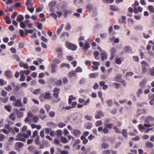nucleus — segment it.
Returning <instances> with one entry per match:
<instances>
[{
  "instance_id": "obj_7",
  "label": "nucleus",
  "mask_w": 154,
  "mask_h": 154,
  "mask_svg": "<svg viewBox=\"0 0 154 154\" xmlns=\"http://www.w3.org/2000/svg\"><path fill=\"white\" fill-rule=\"evenodd\" d=\"M15 106L17 107H21L22 106V104L20 100H17L14 103Z\"/></svg>"
},
{
  "instance_id": "obj_18",
  "label": "nucleus",
  "mask_w": 154,
  "mask_h": 154,
  "mask_svg": "<svg viewBox=\"0 0 154 154\" xmlns=\"http://www.w3.org/2000/svg\"><path fill=\"white\" fill-rule=\"evenodd\" d=\"M123 136L125 138H127L128 137V133L127 132L126 129H123L121 132Z\"/></svg>"
},
{
  "instance_id": "obj_48",
  "label": "nucleus",
  "mask_w": 154,
  "mask_h": 154,
  "mask_svg": "<svg viewBox=\"0 0 154 154\" xmlns=\"http://www.w3.org/2000/svg\"><path fill=\"white\" fill-rule=\"evenodd\" d=\"M109 130L106 127H105L103 128V132L104 134H107L109 133Z\"/></svg>"
},
{
  "instance_id": "obj_61",
  "label": "nucleus",
  "mask_w": 154,
  "mask_h": 154,
  "mask_svg": "<svg viewBox=\"0 0 154 154\" xmlns=\"http://www.w3.org/2000/svg\"><path fill=\"white\" fill-rule=\"evenodd\" d=\"M66 126V124L62 122H60L58 124V126L61 128H62Z\"/></svg>"
},
{
  "instance_id": "obj_44",
  "label": "nucleus",
  "mask_w": 154,
  "mask_h": 154,
  "mask_svg": "<svg viewBox=\"0 0 154 154\" xmlns=\"http://www.w3.org/2000/svg\"><path fill=\"white\" fill-rule=\"evenodd\" d=\"M53 62L54 63L53 64H58L61 62V61L59 60L56 58H55L53 60Z\"/></svg>"
},
{
  "instance_id": "obj_21",
  "label": "nucleus",
  "mask_w": 154,
  "mask_h": 154,
  "mask_svg": "<svg viewBox=\"0 0 154 154\" xmlns=\"http://www.w3.org/2000/svg\"><path fill=\"white\" fill-rule=\"evenodd\" d=\"M113 125L114 124L113 123L107 124V123H105L104 125V126L108 129H110Z\"/></svg>"
},
{
  "instance_id": "obj_42",
  "label": "nucleus",
  "mask_w": 154,
  "mask_h": 154,
  "mask_svg": "<svg viewBox=\"0 0 154 154\" xmlns=\"http://www.w3.org/2000/svg\"><path fill=\"white\" fill-rule=\"evenodd\" d=\"M121 76V74L119 75V76L116 77L114 78V80L115 81L119 82Z\"/></svg>"
},
{
  "instance_id": "obj_36",
  "label": "nucleus",
  "mask_w": 154,
  "mask_h": 154,
  "mask_svg": "<svg viewBox=\"0 0 154 154\" xmlns=\"http://www.w3.org/2000/svg\"><path fill=\"white\" fill-rule=\"evenodd\" d=\"M60 67L61 68L66 67L68 68H70V66L69 64L67 63H62L61 64Z\"/></svg>"
},
{
  "instance_id": "obj_23",
  "label": "nucleus",
  "mask_w": 154,
  "mask_h": 154,
  "mask_svg": "<svg viewBox=\"0 0 154 154\" xmlns=\"http://www.w3.org/2000/svg\"><path fill=\"white\" fill-rule=\"evenodd\" d=\"M98 75L97 73H92L89 75V77L90 78H95Z\"/></svg>"
},
{
  "instance_id": "obj_40",
  "label": "nucleus",
  "mask_w": 154,
  "mask_h": 154,
  "mask_svg": "<svg viewBox=\"0 0 154 154\" xmlns=\"http://www.w3.org/2000/svg\"><path fill=\"white\" fill-rule=\"evenodd\" d=\"M35 149V147L32 145H30L28 146V149L29 152H32Z\"/></svg>"
},
{
  "instance_id": "obj_8",
  "label": "nucleus",
  "mask_w": 154,
  "mask_h": 154,
  "mask_svg": "<svg viewBox=\"0 0 154 154\" xmlns=\"http://www.w3.org/2000/svg\"><path fill=\"white\" fill-rule=\"evenodd\" d=\"M101 59L103 61L104 59L107 58V55L105 51H103L101 53Z\"/></svg>"
},
{
  "instance_id": "obj_14",
  "label": "nucleus",
  "mask_w": 154,
  "mask_h": 154,
  "mask_svg": "<svg viewBox=\"0 0 154 154\" xmlns=\"http://www.w3.org/2000/svg\"><path fill=\"white\" fill-rule=\"evenodd\" d=\"M76 75V73L75 71H72L69 72L68 74V77L71 78L72 76H75Z\"/></svg>"
},
{
  "instance_id": "obj_41",
  "label": "nucleus",
  "mask_w": 154,
  "mask_h": 154,
  "mask_svg": "<svg viewBox=\"0 0 154 154\" xmlns=\"http://www.w3.org/2000/svg\"><path fill=\"white\" fill-rule=\"evenodd\" d=\"M38 120V117L37 116L35 115L33 116V121L34 122L36 123L37 122Z\"/></svg>"
},
{
  "instance_id": "obj_56",
  "label": "nucleus",
  "mask_w": 154,
  "mask_h": 154,
  "mask_svg": "<svg viewBox=\"0 0 154 154\" xmlns=\"http://www.w3.org/2000/svg\"><path fill=\"white\" fill-rule=\"evenodd\" d=\"M45 107L46 109V111L47 112H48L50 110L51 106L49 105L48 104H45Z\"/></svg>"
},
{
  "instance_id": "obj_9",
  "label": "nucleus",
  "mask_w": 154,
  "mask_h": 154,
  "mask_svg": "<svg viewBox=\"0 0 154 154\" xmlns=\"http://www.w3.org/2000/svg\"><path fill=\"white\" fill-rule=\"evenodd\" d=\"M146 112V110L145 109H138L137 110V116H138L141 114L145 113Z\"/></svg>"
},
{
  "instance_id": "obj_33",
  "label": "nucleus",
  "mask_w": 154,
  "mask_h": 154,
  "mask_svg": "<svg viewBox=\"0 0 154 154\" xmlns=\"http://www.w3.org/2000/svg\"><path fill=\"white\" fill-rule=\"evenodd\" d=\"M39 136H37L35 140V142L36 144L38 145L39 144Z\"/></svg>"
},
{
  "instance_id": "obj_64",
  "label": "nucleus",
  "mask_w": 154,
  "mask_h": 154,
  "mask_svg": "<svg viewBox=\"0 0 154 154\" xmlns=\"http://www.w3.org/2000/svg\"><path fill=\"white\" fill-rule=\"evenodd\" d=\"M42 151H38L37 150H35L33 152V154H41Z\"/></svg>"
},
{
  "instance_id": "obj_34",
  "label": "nucleus",
  "mask_w": 154,
  "mask_h": 154,
  "mask_svg": "<svg viewBox=\"0 0 154 154\" xmlns=\"http://www.w3.org/2000/svg\"><path fill=\"white\" fill-rule=\"evenodd\" d=\"M108 144L105 143H103L101 145V148L104 149H106L108 147Z\"/></svg>"
},
{
  "instance_id": "obj_16",
  "label": "nucleus",
  "mask_w": 154,
  "mask_h": 154,
  "mask_svg": "<svg viewBox=\"0 0 154 154\" xmlns=\"http://www.w3.org/2000/svg\"><path fill=\"white\" fill-rule=\"evenodd\" d=\"M5 75L7 78L9 79L11 78L12 76L11 72L10 71H7L5 72Z\"/></svg>"
},
{
  "instance_id": "obj_49",
  "label": "nucleus",
  "mask_w": 154,
  "mask_h": 154,
  "mask_svg": "<svg viewBox=\"0 0 154 154\" xmlns=\"http://www.w3.org/2000/svg\"><path fill=\"white\" fill-rule=\"evenodd\" d=\"M116 63L118 64H120L122 63V61L120 58H116L115 60Z\"/></svg>"
},
{
  "instance_id": "obj_3",
  "label": "nucleus",
  "mask_w": 154,
  "mask_h": 154,
  "mask_svg": "<svg viewBox=\"0 0 154 154\" xmlns=\"http://www.w3.org/2000/svg\"><path fill=\"white\" fill-rule=\"evenodd\" d=\"M66 47L68 49H71L72 51H75L77 49V47L76 45L67 42H66Z\"/></svg>"
},
{
  "instance_id": "obj_32",
  "label": "nucleus",
  "mask_w": 154,
  "mask_h": 154,
  "mask_svg": "<svg viewBox=\"0 0 154 154\" xmlns=\"http://www.w3.org/2000/svg\"><path fill=\"white\" fill-rule=\"evenodd\" d=\"M57 66L55 64H52L51 65V67L52 68L51 72L52 73H54L56 72L55 67H56Z\"/></svg>"
},
{
  "instance_id": "obj_6",
  "label": "nucleus",
  "mask_w": 154,
  "mask_h": 154,
  "mask_svg": "<svg viewBox=\"0 0 154 154\" xmlns=\"http://www.w3.org/2000/svg\"><path fill=\"white\" fill-rule=\"evenodd\" d=\"M92 64L94 65L92 66V68L95 70H97L98 69V66L100 65L99 63L98 62L94 61L92 62Z\"/></svg>"
},
{
  "instance_id": "obj_26",
  "label": "nucleus",
  "mask_w": 154,
  "mask_h": 154,
  "mask_svg": "<svg viewBox=\"0 0 154 154\" xmlns=\"http://www.w3.org/2000/svg\"><path fill=\"white\" fill-rule=\"evenodd\" d=\"M143 93V91L142 89L141 88L139 89L137 93V97H140L141 95Z\"/></svg>"
},
{
  "instance_id": "obj_58",
  "label": "nucleus",
  "mask_w": 154,
  "mask_h": 154,
  "mask_svg": "<svg viewBox=\"0 0 154 154\" xmlns=\"http://www.w3.org/2000/svg\"><path fill=\"white\" fill-rule=\"evenodd\" d=\"M5 89L8 91H11L12 90V88L10 85H8L7 87L5 88Z\"/></svg>"
},
{
  "instance_id": "obj_17",
  "label": "nucleus",
  "mask_w": 154,
  "mask_h": 154,
  "mask_svg": "<svg viewBox=\"0 0 154 154\" xmlns=\"http://www.w3.org/2000/svg\"><path fill=\"white\" fill-rule=\"evenodd\" d=\"M76 99L75 97H73V95H70L69 97V98L68 99V103L69 105H70L72 103V101L73 100H75Z\"/></svg>"
},
{
  "instance_id": "obj_12",
  "label": "nucleus",
  "mask_w": 154,
  "mask_h": 154,
  "mask_svg": "<svg viewBox=\"0 0 154 154\" xmlns=\"http://www.w3.org/2000/svg\"><path fill=\"white\" fill-rule=\"evenodd\" d=\"M10 119H11L12 121H14L16 119L15 116V113L13 112L11 113L9 116Z\"/></svg>"
},
{
  "instance_id": "obj_35",
  "label": "nucleus",
  "mask_w": 154,
  "mask_h": 154,
  "mask_svg": "<svg viewBox=\"0 0 154 154\" xmlns=\"http://www.w3.org/2000/svg\"><path fill=\"white\" fill-rule=\"evenodd\" d=\"M83 0H74V4L76 5L82 3Z\"/></svg>"
},
{
  "instance_id": "obj_11",
  "label": "nucleus",
  "mask_w": 154,
  "mask_h": 154,
  "mask_svg": "<svg viewBox=\"0 0 154 154\" xmlns=\"http://www.w3.org/2000/svg\"><path fill=\"white\" fill-rule=\"evenodd\" d=\"M80 134V131L78 129H75L73 131V134L75 137H78L79 136Z\"/></svg>"
},
{
  "instance_id": "obj_54",
  "label": "nucleus",
  "mask_w": 154,
  "mask_h": 154,
  "mask_svg": "<svg viewBox=\"0 0 154 154\" xmlns=\"http://www.w3.org/2000/svg\"><path fill=\"white\" fill-rule=\"evenodd\" d=\"M8 93L5 90H2L1 93V95L4 97H5L7 94Z\"/></svg>"
},
{
  "instance_id": "obj_30",
  "label": "nucleus",
  "mask_w": 154,
  "mask_h": 154,
  "mask_svg": "<svg viewBox=\"0 0 154 154\" xmlns=\"http://www.w3.org/2000/svg\"><path fill=\"white\" fill-rule=\"evenodd\" d=\"M146 81L143 80L139 84L140 86L141 87H144L146 84Z\"/></svg>"
},
{
  "instance_id": "obj_19",
  "label": "nucleus",
  "mask_w": 154,
  "mask_h": 154,
  "mask_svg": "<svg viewBox=\"0 0 154 154\" xmlns=\"http://www.w3.org/2000/svg\"><path fill=\"white\" fill-rule=\"evenodd\" d=\"M52 96H51V94L49 93H46L44 96V98L45 99H47V100H49L52 98Z\"/></svg>"
},
{
  "instance_id": "obj_4",
  "label": "nucleus",
  "mask_w": 154,
  "mask_h": 154,
  "mask_svg": "<svg viewBox=\"0 0 154 154\" xmlns=\"http://www.w3.org/2000/svg\"><path fill=\"white\" fill-rule=\"evenodd\" d=\"M40 114L39 115L40 118L42 120H44L47 117L45 110L43 108L39 110Z\"/></svg>"
},
{
  "instance_id": "obj_24",
  "label": "nucleus",
  "mask_w": 154,
  "mask_h": 154,
  "mask_svg": "<svg viewBox=\"0 0 154 154\" xmlns=\"http://www.w3.org/2000/svg\"><path fill=\"white\" fill-rule=\"evenodd\" d=\"M123 50L126 53H129L131 50V48L129 46H127L124 48Z\"/></svg>"
},
{
  "instance_id": "obj_10",
  "label": "nucleus",
  "mask_w": 154,
  "mask_h": 154,
  "mask_svg": "<svg viewBox=\"0 0 154 154\" xmlns=\"http://www.w3.org/2000/svg\"><path fill=\"white\" fill-rule=\"evenodd\" d=\"M116 52V50L114 48H112L111 50V56L110 58V59H112L114 57Z\"/></svg>"
},
{
  "instance_id": "obj_15",
  "label": "nucleus",
  "mask_w": 154,
  "mask_h": 154,
  "mask_svg": "<svg viewBox=\"0 0 154 154\" xmlns=\"http://www.w3.org/2000/svg\"><path fill=\"white\" fill-rule=\"evenodd\" d=\"M93 5L91 4H89L86 6V9L89 11H90L93 10Z\"/></svg>"
},
{
  "instance_id": "obj_55",
  "label": "nucleus",
  "mask_w": 154,
  "mask_h": 154,
  "mask_svg": "<svg viewBox=\"0 0 154 154\" xmlns=\"http://www.w3.org/2000/svg\"><path fill=\"white\" fill-rule=\"evenodd\" d=\"M85 118L88 121H91L92 119V117L88 115H86L85 116Z\"/></svg>"
},
{
  "instance_id": "obj_47",
  "label": "nucleus",
  "mask_w": 154,
  "mask_h": 154,
  "mask_svg": "<svg viewBox=\"0 0 154 154\" xmlns=\"http://www.w3.org/2000/svg\"><path fill=\"white\" fill-rule=\"evenodd\" d=\"M148 9L151 12L154 13V8L152 5H149L148 7Z\"/></svg>"
},
{
  "instance_id": "obj_22",
  "label": "nucleus",
  "mask_w": 154,
  "mask_h": 154,
  "mask_svg": "<svg viewBox=\"0 0 154 154\" xmlns=\"http://www.w3.org/2000/svg\"><path fill=\"white\" fill-rule=\"evenodd\" d=\"M90 47V45L89 43H88L87 41L85 43L84 46L83 47V48L84 50H86L89 48Z\"/></svg>"
},
{
  "instance_id": "obj_13",
  "label": "nucleus",
  "mask_w": 154,
  "mask_h": 154,
  "mask_svg": "<svg viewBox=\"0 0 154 154\" xmlns=\"http://www.w3.org/2000/svg\"><path fill=\"white\" fill-rule=\"evenodd\" d=\"M24 19L23 16L22 15H19L17 18V20L18 22L23 21Z\"/></svg>"
},
{
  "instance_id": "obj_20",
  "label": "nucleus",
  "mask_w": 154,
  "mask_h": 154,
  "mask_svg": "<svg viewBox=\"0 0 154 154\" xmlns=\"http://www.w3.org/2000/svg\"><path fill=\"white\" fill-rule=\"evenodd\" d=\"M85 128L87 129H90L92 127V124L91 123L88 122L85 125Z\"/></svg>"
},
{
  "instance_id": "obj_29",
  "label": "nucleus",
  "mask_w": 154,
  "mask_h": 154,
  "mask_svg": "<svg viewBox=\"0 0 154 154\" xmlns=\"http://www.w3.org/2000/svg\"><path fill=\"white\" fill-rule=\"evenodd\" d=\"M61 141L63 143H66L69 142L68 139L62 136L61 137Z\"/></svg>"
},
{
  "instance_id": "obj_39",
  "label": "nucleus",
  "mask_w": 154,
  "mask_h": 154,
  "mask_svg": "<svg viewBox=\"0 0 154 154\" xmlns=\"http://www.w3.org/2000/svg\"><path fill=\"white\" fill-rule=\"evenodd\" d=\"M4 108L5 109L9 112H10L11 111V106L9 105L8 106H5Z\"/></svg>"
},
{
  "instance_id": "obj_38",
  "label": "nucleus",
  "mask_w": 154,
  "mask_h": 154,
  "mask_svg": "<svg viewBox=\"0 0 154 154\" xmlns=\"http://www.w3.org/2000/svg\"><path fill=\"white\" fill-rule=\"evenodd\" d=\"M110 8L113 11H119V9L117 7L113 5H110Z\"/></svg>"
},
{
  "instance_id": "obj_53",
  "label": "nucleus",
  "mask_w": 154,
  "mask_h": 154,
  "mask_svg": "<svg viewBox=\"0 0 154 154\" xmlns=\"http://www.w3.org/2000/svg\"><path fill=\"white\" fill-rule=\"evenodd\" d=\"M27 127L26 125H24L22 128L21 131L22 133L25 132L27 129Z\"/></svg>"
},
{
  "instance_id": "obj_2",
  "label": "nucleus",
  "mask_w": 154,
  "mask_h": 154,
  "mask_svg": "<svg viewBox=\"0 0 154 154\" xmlns=\"http://www.w3.org/2000/svg\"><path fill=\"white\" fill-rule=\"evenodd\" d=\"M154 118L151 116H149L146 117L144 121V125L146 128H149L152 127L154 128V123L151 124V122H153Z\"/></svg>"
},
{
  "instance_id": "obj_51",
  "label": "nucleus",
  "mask_w": 154,
  "mask_h": 154,
  "mask_svg": "<svg viewBox=\"0 0 154 154\" xmlns=\"http://www.w3.org/2000/svg\"><path fill=\"white\" fill-rule=\"evenodd\" d=\"M17 115L18 118L22 117L23 116V112H18L17 113Z\"/></svg>"
},
{
  "instance_id": "obj_25",
  "label": "nucleus",
  "mask_w": 154,
  "mask_h": 154,
  "mask_svg": "<svg viewBox=\"0 0 154 154\" xmlns=\"http://www.w3.org/2000/svg\"><path fill=\"white\" fill-rule=\"evenodd\" d=\"M8 97H1L0 98V100L3 103H6L8 101Z\"/></svg>"
},
{
  "instance_id": "obj_63",
  "label": "nucleus",
  "mask_w": 154,
  "mask_h": 154,
  "mask_svg": "<svg viewBox=\"0 0 154 154\" xmlns=\"http://www.w3.org/2000/svg\"><path fill=\"white\" fill-rule=\"evenodd\" d=\"M49 116L52 117L54 116L55 115V112L54 111H51L49 113Z\"/></svg>"
},
{
  "instance_id": "obj_45",
  "label": "nucleus",
  "mask_w": 154,
  "mask_h": 154,
  "mask_svg": "<svg viewBox=\"0 0 154 154\" xmlns=\"http://www.w3.org/2000/svg\"><path fill=\"white\" fill-rule=\"evenodd\" d=\"M7 82L5 81L3 79H0V85L2 86L6 84Z\"/></svg>"
},
{
  "instance_id": "obj_57",
  "label": "nucleus",
  "mask_w": 154,
  "mask_h": 154,
  "mask_svg": "<svg viewBox=\"0 0 154 154\" xmlns=\"http://www.w3.org/2000/svg\"><path fill=\"white\" fill-rule=\"evenodd\" d=\"M149 72L151 75L153 76L154 75V67L150 69Z\"/></svg>"
},
{
  "instance_id": "obj_1",
  "label": "nucleus",
  "mask_w": 154,
  "mask_h": 154,
  "mask_svg": "<svg viewBox=\"0 0 154 154\" xmlns=\"http://www.w3.org/2000/svg\"><path fill=\"white\" fill-rule=\"evenodd\" d=\"M31 132L29 130H28L27 131L26 133L22 134L21 133H19L16 136L15 140H17L25 142L26 140L25 138H28L31 136Z\"/></svg>"
},
{
  "instance_id": "obj_37",
  "label": "nucleus",
  "mask_w": 154,
  "mask_h": 154,
  "mask_svg": "<svg viewBox=\"0 0 154 154\" xmlns=\"http://www.w3.org/2000/svg\"><path fill=\"white\" fill-rule=\"evenodd\" d=\"M6 20V23L8 24H10L11 21L10 20V17L8 16H6V18L5 19Z\"/></svg>"
},
{
  "instance_id": "obj_27",
  "label": "nucleus",
  "mask_w": 154,
  "mask_h": 154,
  "mask_svg": "<svg viewBox=\"0 0 154 154\" xmlns=\"http://www.w3.org/2000/svg\"><path fill=\"white\" fill-rule=\"evenodd\" d=\"M47 125L48 126L52 128H55L56 126V125L54 123L52 122H48Z\"/></svg>"
},
{
  "instance_id": "obj_52",
  "label": "nucleus",
  "mask_w": 154,
  "mask_h": 154,
  "mask_svg": "<svg viewBox=\"0 0 154 154\" xmlns=\"http://www.w3.org/2000/svg\"><path fill=\"white\" fill-rule=\"evenodd\" d=\"M112 85L115 86V88L116 89H118L120 87V85L117 83H113Z\"/></svg>"
},
{
  "instance_id": "obj_59",
  "label": "nucleus",
  "mask_w": 154,
  "mask_h": 154,
  "mask_svg": "<svg viewBox=\"0 0 154 154\" xmlns=\"http://www.w3.org/2000/svg\"><path fill=\"white\" fill-rule=\"evenodd\" d=\"M40 90L39 89H37L35 90L33 92L34 94H37L40 92Z\"/></svg>"
},
{
  "instance_id": "obj_5",
  "label": "nucleus",
  "mask_w": 154,
  "mask_h": 154,
  "mask_svg": "<svg viewBox=\"0 0 154 154\" xmlns=\"http://www.w3.org/2000/svg\"><path fill=\"white\" fill-rule=\"evenodd\" d=\"M24 144L21 142H17L15 144V148L17 150L19 151L20 148H22Z\"/></svg>"
},
{
  "instance_id": "obj_60",
  "label": "nucleus",
  "mask_w": 154,
  "mask_h": 154,
  "mask_svg": "<svg viewBox=\"0 0 154 154\" xmlns=\"http://www.w3.org/2000/svg\"><path fill=\"white\" fill-rule=\"evenodd\" d=\"M26 79V77L25 75H20V78L19 79L20 81H24Z\"/></svg>"
},
{
  "instance_id": "obj_28",
  "label": "nucleus",
  "mask_w": 154,
  "mask_h": 154,
  "mask_svg": "<svg viewBox=\"0 0 154 154\" xmlns=\"http://www.w3.org/2000/svg\"><path fill=\"white\" fill-rule=\"evenodd\" d=\"M145 126L143 125L142 124H140L138 126V128L139 129L141 132L143 131L145 129Z\"/></svg>"
},
{
  "instance_id": "obj_62",
  "label": "nucleus",
  "mask_w": 154,
  "mask_h": 154,
  "mask_svg": "<svg viewBox=\"0 0 154 154\" xmlns=\"http://www.w3.org/2000/svg\"><path fill=\"white\" fill-rule=\"evenodd\" d=\"M82 69L80 67H78L75 69V72H82Z\"/></svg>"
},
{
  "instance_id": "obj_46",
  "label": "nucleus",
  "mask_w": 154,
  "mask_h": 154,
  "mask_svg": "<svg viewBox=\"0 0 154 154\" xmlns=\"http://www.w3.org/2000/svg\"><path fill=\"white\" fill-rule=\"evenodd\" d=\"M56 133L58 137L61 136L62 135V131L60 130H58L57 131Z\"/></svg>"
},
{
  "instance_id": "obj_31",
  "label": "nucleus",
  "mask_w": 154,
  "mask_h": 154,
  "mask_svg": "<svg viewBox=\"0 0 154 154\" xmlns=\"http://www.w3.org/2000/svg\"><path fill=\"white\" fill-rule=\"evenodd\" d=\"M145 144L148 147L152 148L153 146V144L149 142H147L145 143Z\"/></svg>"
},
{
  "instance_id": "obj_43",
  "label": "nucleus",
  "mask_w": 154,
  "mask_h": 154,
  "mask_svg": "<svg viewBox=\"0 0 154 154\" xmlns=\"http://www.w3.org/2000/svg\"><path fill=\"white\" fill-rule=\"evenodd\" d=\"M102 121L101 120L98 121L96 122L95 123V125L97 127H98L100 126H101L102 125Z\"/></svg>"
},
{
  "instance_id": "obj_50",
  "label": "nucleus",
  "mask_w": 154,
  "mask_h": 154,
  "mask_svg": "<svg viewBox=\"0 0 154 154\" xmlns=\"http://www.w3.org/2000/svg\"><path fill=\"white\" fill-rule=\"evenodd\" d=\"M106 102L108 105L109 106H111L112 104V102L111 100H109L106 101Z\"/></svg>"
}]
</instances>
